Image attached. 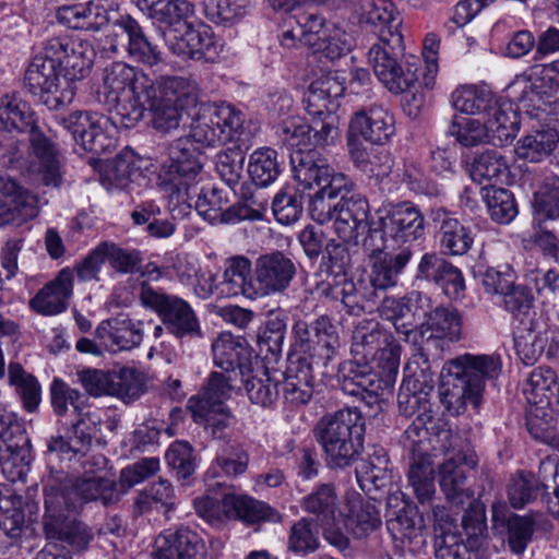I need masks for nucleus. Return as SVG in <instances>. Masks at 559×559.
<instances>
[{
  "label": "nucleus",
  "instance_id": "6e6552de",
  "mask_svg": "<svg viewBox=\"0 0 559 559\" xmlns=\"http://www.w3.org/2000/svg\"><path fill=\"white\" fill-rule=\"evenodd\" d=\"M243 121V114L229 104H202L192 117L190 138L207 146L234 141Z\"/></svg>",
  "mask_w": 559,
  "mask_h": 559
},
{
  "label": "nucleus",
  "instance_id": "13d9d810",
  "mask_svg": "<svg viewBox=\"0 0 559 559\" xmlns=\"http://www.w3.org/2000/svg\"><path fill=\"white\" fill-rule=\"evenodd\" d=\"M248 173L257 186H270L281 173L277 153L269 147L254 151L250 156Z\"/></svg>",
  "mask_w": 559,
  "mask_h": 559
},
{
  "label": "nucleus",
  "instance_id": "f03ea898",
  "mask_svg": "<svg viewBox=\"0 0 559 559\" xmlns=\"http://www.w3.org/2000/svg\"><path fill=\"white\" fill-rule=\"evenodd\" d=\"M500 371V358L493 355L464 354L451 359L442 368L441 404L452 415L464 413L468 404L479 407L486 381L496 379Z\"/></svg>",
  "mask_w": 559,
  "mask_h": 559
},
{
  "label": "nucleus",
  "instance_id": "5701e85b",
  "mask_svg": "<svg viewBox=\"0 0 559 559\" xmlns=\"http://www.w3.org/2000/svg\"><path fill=\"white\" fill-rule=\"evenodd\" d=\"M46 51L49 57L57 60L59 70L64 80L76 86V81L82 80L91 68V60L82 51V45L75 44L64 37L51 38L46 43Z\"/></svg>",
  "mask_w": 559,
  "mask_h": 559
},
{
  "label": "nucleus",
  "instance_id": "aec40b11",
  "mask_svg": "<svg viewBox=\"0 0 559 559\" xmlns=\"http://www.w3.org/2000/svg\"><path fill=\"white\" fill-rule=\"evenodd\" d=\"M394 118L380 104H372L354 114L349 122V133L377 144H385L394 134Z\"/></svg>",
  "mask_w": 559,
  "mask_h": 559
},
{
  "label": "nucleus",
  "instance_id": "680f3d73",
  "mask_svg": "<svg viewBox=\"0 0 559 559\" xmlns=\"http://www.w3.org/2000/svg\"><path fill=\"white\" fill-rule=\"evenodd\" d=\"M229 190L219 189L216 187H212L210 189L202 188L198 190L194 185V190L191 192V198L181 197V199L187 201H192L195 199V209L200 215H202L205 219L210 222H221V213L223 211V205L228 202Z\"/></svg>",
  "mask_w": 559,
  "mask_h": 559
},
{
  "label": "nucleus",
  "instance_id": "79ce46f5",
  "mask_svg": "<svg viewBox=\"0 0 559 559\" xmlns=\"http://www.w3.org/2000/svg\"><path fill=\"white\" fill-rule=\"evenodd\" d=\"M385 249L374 248L368 255L367 266L370 269V280H393L401 275L404 267L409 262L412 252L409 249H403L399 254L392 255Z\"/></svg>",
  "mask_w": 559,
  "mask_h": 559
},
{
  "label": "nucleus",
  "instance_id": "4468645a",
  "mask_svg": "<svg viewBox=\"0 0 559 559\" xmlns=\"http://www.w3.org/2000/svg\"><path fill=\"white\" fill-rule=\"evenodd\" d=\"M372 362L345 361L340 366L338 374L342 390L352 396L359 397L372 406L392 393L391 380L372 370Z\"/></svg>",
  "mask_w": 559,
  "mask_h": 559
},
{
  "label": "nucleus",
  "instance_id": "473e14b6",
  "mask_svg": "<svg viewBox=\"0 0 559 559\" xmlns=\"http://www.w3.org/2000/svg\"><path fill=\"white\" fill-rule=\"evenodd\" d=\"M148 8V16L165 28L175 32L186 29L194 14V5L188 0H144Z\"/></svg>",
  "mask_w": 559,
  "mask_h": 559
},
{
  "label": "nucleus",
  "instance_id": "603ef678",
  "mask_svg": "<svg viewBox=\"0 0 559 559\" xmlns=\"http://www.w3.org/2000/svg\"><path fill=\"white\" fill-rule=\"evenodd\" d=\"M337 496L333 485L323 484L302 499V509L314 514L318 523H332L336 519Z\"/></svg>",
  "mask_w": 559,
  "mask_h": 559
},
{
  "label": "nucleus",
  "instance_id": "6e6d98bb",
  "mask_svg": "<svg viewBox=\"0 0 559 559\" xmlns=\"http://www.w3.org/2000/svg\"><path fill=\"white\" fill-rule=\"evenodd\" d=\"M344 524L347 533L355 538H365L381 525V518L373 503L360 501L352 507Z\"/></svg>",
  "mask_w": 559,
  "mask_h": 559
},
{
  "label": "nucleus",
  "instance_id": "864d4df0",
  "mask_svg": "<svg viewBox=\"0 0 559 559\" xmlns=\"http://www.w3.org/2000/svg\"><path fill=\"white\" fill-rule=\"evenodd\" d=\"M239 376L230 372H212L209 377L207 384L203 391L188 401V405H212L225 404V400L229 397L230 391L235 389V382Z\"/></svg>",
  "mask_w": 559,
  "mask_h": 559
},
{
  "label": "nucleus",
  "instance_id": "4be33fe9",
  "mask_svg": "<svg viewBox=\"0 0 559 559\" xmlns=\"http://www.w3.org/2000/svg\"><path fill=\"white\" fill-rule=\"evenodd\" d=\"M313 374L307 357H289L283 373V396L294 406L307 404L313 395Z\"/></svg>",
  "mask_w": 559,
  "mask_h": 559
},
{
  "label": "nucleus",
  "instance_id": "39448f33",
  "mask_svg": "<svg viewBox=\"0 0 559 559\" xmlns=\"http://www.w3.org/2000/svg\"><path fill=\"white\" fill-rule=\"evenodd\" d=\"M0 129L29 133L33 154L38 159V176L47 187L62 183L60 155L55 144L39 130L31 107L9 96L0 98Z\"/></svg>",
  "mask_w": 559,
  "mask_h": 559
},
{
  "label": "nucleus",
  "instance_id": "a18cd8bd",
  "mask_svg": "<svg viewBox=\"0 0 559 559\" xmlns=\"http://www.w3.org/2000/svg\"><path fill=\"white\" fill-rule=\"evenodd\" d=\"M75 487L81 500V510L85 503L92 501H100L104 506L115 503L122 493L114 480L98 476L75 477Z\"/></svg>",
  "mask_w": 559,
  "mask_h": 559
},
{
  "label": "nucleus",
  "instance_id": "4d7b16f0",
  "mask_svg": "<svg viewBox=\"0 0 559 559\" xmlns=\"http://www.w3.org/2000/svg\"><path fill=\"white\" fill-rule=\"evenodd\" d=\"M386 465L388 460L384 456L361 461L355 471L361 490L371 493L372 489L382 490L386 488L391 483V472Z\"/></svg>",
  "mask_w": 559,
  "mask_h": 559
},
{
  "label": "nucleus",
  "instance_id": "bf43d9fd",
  "mask_svg": "<svg viewBox=\"0 0 559 559\" xmlns=\"http://www.w3.org/2000/svg\"><path fill=\"white\" fill-rule=\"evenodd\" d=\"M144 393L143 374L133 368L111 370L109 395L117 396L130 403Z\"/></svg>",
  "mask_w": 559,
  "mask_h": 559
},
{
  "label": "nucleus",
  "instance_id": "c9c22d12",
  "mask_svg": "<svg viewBox=\"0 0 559 559\" xmlns=\"http://www.w3.org/2000/svg\"><path fill=\"white\" fill-rule=\"evenodd\" d=\"M193 421L204 426L211 437L222 443L231 441L228 428L233 421V414L225 404L188 405Z\"/></svg>",
  "mask_w": 559,
  "mask_h": 559
},
{
  "label": "nucleus",
  "instance_id": "09e8293b",
  "mask_svg": "<svg viewBox=\"0 0 559 559\" xmlns=\"http://www.w3.org/2000/svg\"><path fill=\"white\" fill-rule=\"evenodd\" d=\"M558 140L559 135L552 129L536 131L518 142L515 153L521 159L538 163L550 155Z\"/></svg>",
  "mask_w": 559,
  "mask_h": 559
},
{
  "label": "nucleus",
  "instance_id": "8fccbe9b",
  "mask_svg": "<svg viewBox=\"0 0 559 559\" xmlns=\"http://www.w3.org/2000/svg\"><path fill=\"white\" fill-rule=\"evenodd\" d=\"M222 503L228 515H235L248 523L270 520L273 515L271 507L247 496L225 495Z\"/></svg>",
  "mask_w": 559,
  "mask_h": 559
},
{
  "label": "nucleus",
  "instance_id": "9b49d317",
  "mask_svg": "<svg viewBox=\"0 0 559 559\" xmlns=\"http://www.w3.org/2000/svg\"><path fill=\"white\" fill-rule=\"evenodd\" d=\"M61 124L73 135L83 150L95 154L110 153L117 140L109 133L112 127H120L110 118L98 112L75 111L61 119Z\"/></svg>",
  "mask_w": 559,
  "mask_h": 559
},
{
  "label": "nucleus",
  "instance_id": "e433bc0d",
  "mask_svg": "<svg viewBox=\"0 0 559 559\" xmlns=\"http://www.w3.org/2000/svg\"><path fill=\"white\" fill-rule=\"evenodd\" d=\"M158 98L182 108L195 106L200 88L194 80L177 75H160L153 81Z\"/></svg>",
  "mask_w": 559,
  "mask_h": 559
},
{
  "label": "nucleus",
  "instance_id": "7c9ffc66",
  "mask_svg": "<svg viewBox=\"0 0 559 559\" xmlns=\"http://www.w3.org/2000/svg\"><path fill=\"white\" fill-rule=\"evenodd\" d=\"M523 393L527 402L544 411L558 403L559 383L556 372L550 367H538L527 376Z\"/></svg>",
  "mask_w": 559,
  "mask_h": 559
},
{
  "label": "nucleus",
  "instance_id": "393cba45",
  "mask_svg": "<svg viewBox=\"0 0 559 559\" xmlns=\"http://www.w3.org/2000/svg\"><path fill=\"white\" fill-rule=\"evenodd\" d=\"M98 432V421L91 413H81L75 423L68 429L66 436L51 437L47 449L49 452L61 454H84L92 445Z\"/></svg>",
  "mask_w": 559,
  "mask_h": 559
},
{
  "label": "nucleus",
  "instance_id": "f8f14e48",
  "mask_svg": "<svg viewBox=\"0 0 559 559\" xmlns=\"http://www.w3.org/2000/svg\"><path fill=\"white\" fill-rule=\"evenodd\" d=\"M381 239L385 249H396L419 239L425 231V219L415 205L401 202L379 211Z\"/></svg>",
  "mask_w": 559,
  "mask_h": 559
},
{
  "label": "nucleus",
  "instance_id": "4c0bfd02",
  "mask_svg": "<svg viewBox=\"0 0 559 559\" xmlns=\"http://www.w3.org/2000/svg\"><path fill=\"white\" fill-rule=\"evenodd\" d=\"M214 364L225 372H230L241 378L248 369V350L230 334H221L212 344Z\"/></svg>",
  "mask_w": 559,
  "mask_h": 559
},
{
  "label": "nucleus",
  "instance_id": "72a5a7b5",
  "mask_svg": "<svg viewBox=\"0 0 559 559\" xmlns=\"http://www.w3.org/2000/svg\"><path fill=\"white\" fill-rule=\"evenodd\" d=\"M485 120L493 145L502 146L510 142L520 129L518 111L513 104L501 98H497Z\"/></svg>",
  "mask_w": 559,
  "mask_h": 559
},
{
  "label": "nucleus",
  "instance_id": "1a4fd4ad",
  "mask_svg": "<svg viewBox=\"0 0 559 559\" xmlns=\"http://www.w3.org/2000/svg\"><path fill=\"white\" fill-rule=\"evenodd\" d=\"M140 299L144 307L153 309L159 316L165 329L176 338L202 336L199 319L186 300L155 290L148 282H141Z\"/></svg>",
  "mask_w": 559,
  "mask_h": 559
},
{
  "label": "nucleus",
  "instance_id": "7ed1b4c3",
  "mask_svg": "<svg viewBox=\"0 0 559 559\" xmlns=\"http://www.w3.org/2000/svg\"><path fill=\"white\" fill-rule=\"evenodd\" d=\"M155 94L154 83L145 73L127 63L114 62L104 71L97 97L109 107L114 123L130 129L143 118L145 103Z\"/></svg>",
  "mask_w": 559,
  "mask_h": 559
},
{
  "label": "nucleus",
  "instance_id": "e2e57ef3",
  "mask_svg": "<svg viewBox=\"0 0 559 559\" xmlns=\"http://www.w3.org/2000/svg\"><path fill=\"white\" fill-rule=\"evenodd\" d=\"M286 331V316L281 311H270L264 326L258 335V346L261 354L276 357L281 354Z\"/></svg>",
  "mask_w": 559,
  "mask_h": 559
},
{
  "label": "nucleus",
  "instance_id": "6ab92c4d",
  "mask_svg": "<svg viewBox=\"0 0 559 559\" xmlns=\"http://www.w3.org/2000/svg\"><path fill=\"white\" fill-rule=\"evenodd\" d=\"M37 214L36 198L10 177L0 176V226L21 225Z\"/></svg>",
  "mask_w": 559,
  "mask_h": 559
},
{
  "label": "nucleus",
  "instance_id": "69168bd1",
  "mask_svg": "<svg viewBox=\"0 0 559 559\" xmlns=\"http://www.w3.org/2000/svg\"><path fill=\"white\" fill-rule=\"evenodd\" d=\"M8 378L10 384L15 386L25 409L34 412L40 403V385L37 379L26 373L20 364L9 365Z\"/></svg>",
  "mask_w": 559,
  "mask_h": 559
},
{
  "label": "nucleus",
  "instance_id": "c03bdc74",
  "mask_svg": "<svg viewBox=\"0 0 559 559\" xmlns=\"http://www.w3.org/2000/svg\"><path fill=\"white\" fill-rule=\"evenodd\" d=\"M549 342L547 332L536 331L533 321L527 325H518L514 330V347L523 364L534 365L544 354Z\"/></svg>",
  "mask_w": 559,
  "mask_h": 559
},
{
  "label": "nucleus",
  "instance_id": "20e7f679",
  "mask_svg": "<svg viewBox=\"0 0 559 559\" xmlns=\"http://www.w3.org/2000/svg\"><path fill=\"white\" fill-rule=\"evenodd\" d=\"M365 418L356 407H346L322 416L313 432L322 447L330 469L356 464L364 451Z\"/></svg>",
  "mask_w": 559,
  "mask_h": 559
},
{
  "label": "nucleus",
  "instance_id": "c85d7f7f",
  "mask_svg": "<svg viewBox=\"0 0 559 559\" xmlns=\"http://www.w3.org/2000/svg\"><path fill=\"white\" fill-rule=\"evenodd\" d=\"M389 332L373 319H362L355 325L352 333L350 355L356 362H374L384 336Z\"/></svg>",
  "mask_w": 559,
  "mask_h": 559
},
{
  "label": "nucleus",
  "instance_id": "338daca9",
  "mask_svg": "<svg viewBox=\"0 0 559 559\" xmlns=\"http://www.w3.org/2000/svg\"><path fill=\"white\" fill-rule=\"evenodd\" d=\"M508 170L506 158L498 151L489 150L475 157L471 166V177L474 181L483 183L499 180L508 175Z\"/></svg>",
  "mask_w": 559,
  "mask_h": 559
},
{
  "label": "nucleus",
  "instance_id": "a211bd4d",
  "mask_svg": "<svg viewBox=\"0 0 559 559\" xmlns=\"http://www.w3.org/2000/svg\"><path fill=\"white\" fill-rule=\"evenodd\" d=\"M110 36L117 44L124 46L127 43L129 55L140 63L154 67L162 61V51L148 40L138 21L130 15L114 21Z\"/></svg>",
  "mask_w": 559,
  "mask_h": 559
},
{
  "label": "nucleus",
  "instance_id": "37998d69",
  "mask_svg": "<svg viewBox=\"0 0 559 559\" xmlns=\"http://www.w3.org/2000/svg\"><path fill=\"white\" fill-rule=\"evenodd\" d=\"M71 294L72 282H47L29 305L40 314L53 316L66 310Z\"/></svg>",
  "mask_w": 559,
  "mask_h": 559
},
{
  "label": "nucleus",
  "instance_id": "f3484780",
  "mask_svg": "<svg viewBox=\"0 0 559 559\" xmlns=\"http://www.w3.org/2000/svg\"><path fill=\"white\" fill-rule=\"evenodd\" d=\"M108 260L111 267L122 274L140 271L141 255L139 251L126 250L115 243H99L78 266L80 280H92L98 274L100 266Z\"/></svg>",
  "mask_w": 559,
  "mask_h": 559
},
{
  "label": "nucleus",
  "instance_id": "423d86ee",
  "mask_svg": "<svg viewBox=\"0 0 559 559\" xmlns=\"http://www.w3.org/2000/svg\"><path fill=\"white\" fill-rule=\"evenodd\" d=\"M368 52V61L379 81L394 94L406 93L418 85V63L406 61L404 57V41L401 31L386 32L378 37Z\"/></svg>",
  "mask_w": 559,
  "mask_h": 559
},
{
  "label": "nucleus",
  "instance_id": "a878e982",
  "mask_svg": "<svg viewBox=\"0 0 559 559\" xmlns=\"http://www.w3.org/2000/svg\"><path fill=\"white\" fill-rule=\"evenodd\" d=\"M432 221L438 228L439 243L444 254L464 255L471 250L474 237L469 227L442 209L432 213Z\"/></svg>",
  "mask_w": 559,
  "mask_h": 559
},
{
  "label": "nucleus",
  "instance_id": "9d476101",
  "mask_svg": "<svg viewBox=\"0 0 559 559\" xmlns=\"http://www.w3.org/2000/svg\"><path fill=\"white\" fill-rule=\"evenodd\" d=\"M462 333V319L455 309L438 307L426 316V320L408 334V343L416 350L442 356L448 343L457 342Z\"/></svg>",
  "mask_w": 559,
  "mask_h": 559
},
{
  "label": "nucleus",
  "instance_id": "de8ad7c7",
  "mask_svg": "<svg viewBox=\"0 0 559 559\" xmlns=\"http://www.w3.org/2000/svg\"><path fill=\"white\" fill-rule=\"evenodd\" d=\"M138 179H144L140 167L136 166L132 152L118 154L107 166L103 176V183L108 188L127 189Z\"/></svg>",
  "mask_w": 559,
  "mask_h": 559
},
{
  "label": "nucleus",
  "instance_id": "0e129e2a",
  "mask_svg": "<svg viewBox=\"0 0 559 559\" xmlns=\"http://www.w3.org/2000/svg\"><path fill=\"white\" fill-rule=\"evenodd\" d=\"M254 272L257 280H293L296 266L283 252L273 251L257 259Z\"/></svg>",
  "mask_w": 559,
  "mask_h": 559
},
{
  "label": "nucleus",
  "instance_id": "a19ab883",
  "mask_svg": "<svg viewBox=\"0 0 559 559\" xmlns=\"http://www.w3.org/2000/svg\"><path fill=\"white\" fill-rule=\"evenodd\" d=\"M465 463H461L455 456H449L438 468L439 485L449 502L463 504L473 496V491L466 488V475L463 469Z\"/></svg>",
  "mask_w": 559,
  "mask_h": 559
},
{
  "label": "nucleus",
  "instance_id": "cd10ccee",
  "mask_svg": "<svg viewBox=\"0 0 559 559\" xmlns=\"http://www.w3.org/2000/svg\"><path fill=\"white\" fill-rule=\"evenodd\" d=\"M294 178L305 188L329 183L334 173L328 162L316 150H294L289 156Z\"/></svg>",
  "mask_w": 559,
  "mask_h": 559
},
{
  "label": "nucleus",
  "instance_id": "f257e3e1",
  "mask_svg": "<svg viewBox=\"0 0 559 559\" xmlns=\"http://www.w3.org/2000/svg\"><path fill=\"white\" fill-rule=\"evenodd\" d=\"M75 476L51 469L44 480L43 533L45 538L66 543L80 551L93 544L95 533L85 521L71 516L81 512Z\"/></svg>",
  "mask_w": 559,
  "mask_h": 559
},
{
  "label": "nucleus",
  "instance_id": "774afa93",
  "mask_svg": "<svg viewBox=\"0 0 559 559\" xmlns=\"http://www.w3.org/2000/svg\"><path fill=\"white\" fill-rule=\"evenodd\" d=\"M485 201L492 221L499 224L510 223L518 214L515 200L511 191L491 186L485 189Z\"/></svg>",
  "mask_w": 559,
  "mask_h": 559
},
{
  "label": "nucleus",
  "instance_id": "ea45409f",
  "mask_svg": "<svg viewBox=\"0 0 559 559\" xmlns=\"http://www.w3.org/2000/svg\"><path fill=\"white\" fill-rule=\"evenodd\" d=\"M492 521L507 526L509 547L516 555L523 554L533 536L534 520L514 513L507 516L504 506H492Z\"/></svg>",
  "mask_w": 559,
  "mask_h": 559
},
{
  "label": "nucleus",
  "instance_id": "f704fd0d",
  "mask_svg": "<svg viewBox=\"0 0 559 559\" xmlns=\"http://www.w3.org/2000/svg\"><path fill=\"white\" fill-rule=\"evenodd\" d=\"M348 187L349 180L344 174H337L329 179V183L320 186L309 202L311 217L320 224L335 219L337 210L335 200L340 194H344Z\"/></svg>",
  "mask_w": 559,
  "mask_h": 559
},
{
  "label": "nucleus",
  "instance_id": "bb28decb",
  "mask_svg": "<svg viewBox=\"0 0 559 559\" xmlns=\"http://www.w3.org/2000/svg\"><path fill=\"white\" fill-rule=\"evenodd\" d=\"M294 178L305 188L329 183L334 173L328 162L316 150H294L289 156Z\"/></svg>",
  "mask_w": 559,
  "mask_h": 559
},
{
  "label": "nucleus",
  "instance_id": "5fc2aeb1",
  "mask_svg": "<svg viewBox=\"0 0 559 559\" xmlns=\"http://www.w3.org/2000/svg\"><path fill=\"white\" fill-rule=\"evenodd\" d=\"M497 98L491 92L475 87H461L452 94V103L456 110L467 115H483L485 118Z\"/></svg>",
  "mask_w": 559,
  "mask_h": 559
},
{
  "label": "nucleus",
  "instance_id": "412c9836",
  "mask_svg": "<svg viewBox=\"0 0 559 559\" xmlns=\"http://www.w3.org/2000/svg\"><path fill=\"white\" fill-rule=\"evenodd\" d=\"M155 545L156 559H207L205 543L189 527L165 531L158 535Z\"/></svg>",
  "mask_w": 559,
  "mask_h": 559
},
{
  "label": "nucleus",
  "instance_id": "c756f323",
  "mask_svg": "<svg viewBox=\"0 0 559 559\" xmlns=\"http://www.w3.org/2000/svg\"><path fill=\"white\" fill-rule=\"evenodd\" d=\"M354 13L360 24L374 28L378 37L386 32H399L402 26V17L390 2L383 0H358Z\"/></svg>",
  "mask_w": 559,
  "mask_h": 559
},
{
  "label": "nucleus",
  "instance_id": "dca6fc26",
  "mask_svg": "<svg viewBox=\"0 0 559 559\" xmlns=\"http://www.w3.org/2000/svg\"><path fill=\"white\" fill-rule=\"evenodd\" d=\"M352 183L344 194H340L334 219V229L344 242H356L359 235L370 231V238L378 230L371 229L369 217V203L359 194H350Z\"/></svg>",
  "mask_w": 559,
  "mask_h": 559
},
{
  "label": "nucleus",
  "instance_id": "2f4dec72",
  "mask_svg": "<svg viewBox=\"0 0 559 559\" xmlns=\"http://www.w3.org/2000/svg\"><path fill=\"white\" fill-rule=\"evenodd\" d=\"M57 19L69 28L92 32L107 26L110 20L108 10L93 1L64 5L58 10Z\"/></svg>",
  "mask_w": 559,
  "mask_h": 559
},
{
  "label": "nucleus",
  "instance_id": "58836bf2",
  "mask_svg": "<svg viewBox=\"0 0 559 559\" xmlns=\"http://www.w3.org/2000/svg\"><path fill=\"white\" fill-rule=\"evenodd\" d=\"M441 358L442 356L430 355L426 350H416L404 367L401 386L432 394L435 381L431 362L438 361Z\"/></svg>",
  "mask_w": 559,
  "mask_h": 559
},
{
  "label": "nucleus",
  "instance_id": "2eb2a0df",
  "mask_svg": "<svg viewBox=\"0 0 559 559\" xmlns=\"http://www.w3.org/2000/svg\"><path fill=\"white\" fill-rule=\"evenodd\" d=\"M559 87V59L545 64H536L531 74H520L509 85V91L519 104L528 109L539 108L544 95Z\"/></svg>",
  "mask_w": 559,
  "mask_h": 559
},
{
  "label": "nucleus",
  "instance_id": "052dcab7",
  "mask_svg": "<svg viewBox=\"0 0 559 559\" xmlns=\"http://www.w3.org/2000/svg\"><path fill=\"white\" fill-rule=\"evenodd\" d=\"M267 202L255 193L242 191L241 201L221 213V223L235 224L241 221H261Z\"/></svg>",
  "mask_w": 559,
  "mask_h": 559
},
{
  "label": "nucleus",
  "instance_id": "3c124183",
  "mask_svg": "<svg viewBox=\"0 0 559 559\" xmlns=\"http://www.w3.org/2000/svg\"><path fill=\"white\" fill-rule=\"evenodd\" d=\"M250 456L243 444L236 440L219 444L214 459V466L228 478L243 475L249 466Z\"/></svg>",
  "mask_w": 559,
  "mask_h": 559
},
{
  "label": "nucleus",
  "instance_id": "49530a36",
  "mask_svg": "<svg viewBox=\"0 0 559 559\" xmlns=\"http://www.w3.org/2000/svg\"><path fill=\"white\" fill-rule=\"evenodd\" d=\"M165 40L169 43V46L174 53L181 57H188L191 59L202 58L211 50L214 46L213 34L209 27L195 29L192 23L183 29L181 37L176 44H173L170 39L163 33Z\"/></svg>",
  "mask_w": 559,
  "mask_h": 559
},
{
  "label": "nucleus",
  "instance_id": "ddd939ff",
  "mask_svg": "<svg viewBox=\"0 0 559 559\" xmlns=\"http://www.w3.org/2000/svg\"><path fill=\"white\" fill-rule=\"evenodd\" d=\"M169 163L163 168L165 182L178 198H191L194 181L202 169L201 153L189 138H180L169 145Z\"/></svg>",
  "mask_w": 559,
  "mask_h": 559
},
{
  "label": "nucleus",
  "instance_id": "b1692460",
  "mask_svg": "<svg viewBox=\"0 0 559 559\" xmlns=\"http://www.w3.org/2000/svg\"><path fill=\"white\" fill-rule=\"evenodd\" d=\"M485 292L502 297L504 308L519 322V325L531 324L534 296L531 288L522 282H483Z\"/></svg>",
  "mask_w": 559,
  "mask_h": 559
},
{
  "label": "nucleus",
  "instance_id": "0eeeda50",
  "mask_svg": "<svg viewBox=\"0 0 559 559\" xmlns=\"http://www.w3.org/2000/svg\"><path fill=\"white\" fill-rule=\"evenodd\" d=\"M56 61L53 57L48 56L45 46L44 52L33 58L24 78L28 91L39 96L49 109L69 105L76 93V86L64 80Z\"/></svg>",
  "mask_w": 559,
  "mask_h": 559
}]
</instances>
